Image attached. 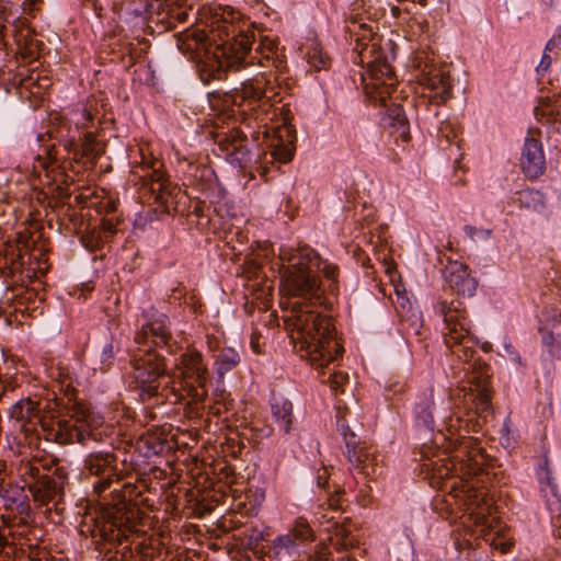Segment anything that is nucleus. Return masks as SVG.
Segmentation results:
<instances>
[{
    "label": "nucleus",
    "mask_w": 561,
    "mask_h": 561,
    "mask_svg": "<svg viewBox=\"0 0 561 561\" xmlns=\"http://www.w3.org/2000/svg\"><path fill=\"white\" fill-rule=\"evenodd\" d=\"M206 28L185 30L178 36V47L184 54L198 56L201 49L215 47V56L224 57L227 67H247L256 60L262 67L275 64L277 43L267 37H261L255 55L251 45L254 33L245 30L247 24L240 21V14L230 8L216 9L205 23Z\"/></svg>",
    "instance_id": "obj_1"
},
{
    "label": "nucleus",
    "mask_w": 561,
    "mask_h": 561,
    "mask_svg": "<svg viewBox=\"0 0 561 561\" xmlns=\"http://www.w3.org/2000/svg\"><path fill=\"white\" fill-rule=\"evenodd\" d=\"M293 339L299 347L300 357L311 366L328 367L343 352V346L334 337L332 319L318 309L300 307L294 319Z\"/></svg>",
    "instance_id": "obj_2"
},
{
    "label": "nucleus",
    "mask_w": 561,
    "mask_h": 561,
    "mask_svg": "<svg viewBox=\"0 0 561 561\" xmlns=\"http://www.w3.org/2000/svg\"><path fill=\"white\" fill-rule=\"evenodd\" d=\"M135 486L124 483L122 489L112 491V503L106 504L96 518L94 535L102 540L122 545L136 528V508L131 503Z\"/></svg>",
    "instance_id": "obj_3"
},
{
    "label": "nucleus",
    "mask_w": 561,
    "mask_h": 561,
    "mask_svg": "<svg viewBox=\"0 0 561 561\" xmlns=\"http://www.w3.org/2000/svg\"><path fill=\"white\" fill-rule=\"evenodd\" d=\"M288 266L282 279V289L289 296H298L314 300L319 306L323 304V290L318 275L321 259L310 250L297 251L288 257Z\"/></svg>",
    "instance_id": "obj_4"
},
{
    "label": "nucleus",
    "mask_w": 561,
    "mask_h": 561,
    "mask_svg": "<svg viewBox=\"0 0 561 561\" xmlns=\"http://www.w3.org/2000/svg\"><path fill=\"white\" fill-rule=\"evenodd\" d=\"M480 422L471 413H461L459 410L453 412L444 421V435L448 440L449 448H454L461 460V470L467 474H477L481 470V461L478 457L480 449L477 447L478 439L470 434L478 432Z\"/></svg>",
    "instance_id": "obj_5"
},
{
    "label": "nucleus",
    "mask_w": 561,
    "mask_h": 561,
    "mask_svg": "<svg viewBox=\"0 0 561 561\" xmlns=\"http://www.w3.org/2000/svg\"><path fill=\"white\" fill-rule=\"evenodd\" d=\"M354 62L366 65L368 78H363L366 96L375 104L386 106L387 99L396 90L397 79L391 65L376 45L362 48Z\"/></svg>",
    "instance_id": "obj_6"
},
{
    "label": "nucleus",
    "mask_w": 561,
    "mask_h": 561,
    "mask_svg": "<svg viewBox=\"0 0 561 561\" xmlns=\"http://www.w3.org/2000/svg\"><path fill=\"white\" fill-rule=\"evenodd\" d=\"M69 419L47 417L42 423V432L47 440L58 444L83 443L92 434V415L89 409L73 401L68 408Z\"/></svg>",
    "instance_id": "obj_7"
},
{
    "label": "nucleus",
    "mask_w": 561,
    "mask_h": 561,
    "mask_svg": "<svg viewBox=\"0 0 561 561\" xmlns=\"http://www.w3.org/2000/svg\"><path fill=\"white\" fill-rule=\"evenodd\" d=\"M48 471L36 457L22 459L18 466L19 477L38 506L57 503L64 495L62 480L50 476Z\"/></svg>",
    "instance_id": "obj_8"
},
{
    "label": "nucleus",
    "mask_w": 561,
    "mask_h": 561,
    "mask_svg": "<svg viewBox=\"0 0 561 561\" xmlns=\"http://www.w3.org/2000/svg\"><path fill=\"white\" fill-rule=\"evenodd\" d=\"M131 379L142 394L158 393L159 379L167 373L164 358L151 346H140L131 354Z\"/></svg>",
    "instance_id": "obj_9"
},
{
    "label": "nucleus",
    "mask_w": 561,
    "mask_h": 561,
    "mask_svg": "<svg viewBox=\"0 0 561 561\" xmlns=\"http://www.w3.org/2000/svg\"><path fill=\"white\" fill-rule=\"evenodd\" d=\"M176 369L180 371L181 383L188 388L190 396L202 401L206 396L205 388L210 378L202 354L197 351L182 354Z\"/></svg>",
    "instance_id": "obj_10"
},
{
    "label": "nucleus",
    "mask_w": 561,
    "mask_h": 561,
    "mask_svg": "<svg viewBox=\"0 0 561 561\" xmlns=\"http://www.w3.org/2000/svg\"><path fill=\"white\" fill-rule=\"evenodd\" d=\"M466 369L468 370L469 391L474 405V413L480 417L482 413L491 409V368L486 363L474 359Z\"/></svg>",
    "instance_id": "obj_11"
},
{
    "label": "nucleus",
    "mask_w": 561,
    "mask_h": 561,
    "mask_svg": "<svg viewBox=\"0 0 561 561\" xmlns=\"http://www.w3.org/2000/svg\"><path fill=\"white\" fill-rule=\"evenodd\" d=\"M339 422L340 431L346 445L348 461L365 477H375L380 469L377 462V457L369 448L359 446V439L356 433L350 428L344 417Z\"/></svg>",
    "instance_id": "obj_12"
},
{
    "label": "nucleus",
    "mask_w": 561,
    "mask_h": 561,
    "mask_svg": "<svg viewBox=\"0 0 561 561\" xmlns=\"http://www.w3.org/2000/svg\"><path fill=\"white\" fill-rule=\"evenodd\" d=\"M10 417L15 422V426L24 433L25 440L30 446H37L39 433L37 426L42 428L46 416L41 415L38 403L31 399H22L15 402L10 410Z\"/></svg>",
    "instance_id": "obj_13"
},
{
    "label": "nucleus",
    "mask_w": 561,
    "mask_h": 561,
    "mask_svg": "<svg viewBox=\"0 0 561 561\" xmlns=\"http://www.w3.org/2000/svg\"><path fill=\"white\" fill-rule=\"evenodd\" d=\"M140 168L146 171L140 178L142 185L148 187L154 196V203L160 206H167L169 197L180 191L176 185H173L162 170V163L154 160H145L142 158Z\"/></svg>",
    "instance_id": "obj_14"
},
{
    "label": "nucleus",
    "mask_w": 561,
    "mask_h": 561,
    "mask_svg": "<svg viewBox=\"0 0 561 561\" xmlns=\"http://www.w3.org/2000/svg\"><path fill=\"white\" fill-rule=\"evenodd\" d=\"M84 469L99 478L94 491L102 494L114 482H119L121 472L117 470V458L112 453H92L84 460Z\"/></svg>",
    "instance_id": "obj_15"
},
{
    "label": "nucleus",
    "mask_w": 561,
    "mask_h": 561,
    "mask_svg": "<svg viewBox=\"0 0 561 561\" xmlns=\"http://www.w3.org/2000/svg\"><path fill=\"white\" fill-rule=\"evenodd\" d=\"M144 316L147 321L141 330L136 333L135 342L140 346L148 347L151 337L156 346H165L171 350L172 334L168 327V317L153 308L145 311Z\"/></svg>",
    "instance_id": "obj_16"
},
{
    "label": "nucleus",
    "mask_w": 561,
    "mask_h": 561,
    "mask_svg": "<svg viewBox=\"0 0 561 561\" xmlns=\"http://www.w3.org/2000/svg\"><path fill=\"white\" fill-rule=\"evenodd\" d=\"M440 310L444 316L446 324L444 339L449 348H454L459 343H468L472 337L469 329V321L467 320L463 310L458 308L451 309L446 302H442Z\"/></svg>",
    "instance_id": "obj_17"
},
{
    "label": "nucleus",
    "mask_w": 561,
    "mask_h": 561,
    "mask_svg": "<svg viewBox=\"0 0 561 561\" xmlns=\"http://www.w3.org/2000/svg\"><path fill=\"white\" fill-rule=\"evenodd\" d=\"M420 84L434 92L433 98L439 101L446 100L451 90L449 71L445 67L435 64H425L417 75Z\"/></svg>",
    "instance_id": "obj_18"
},
{
    "label": "nucleus",
    "mask_w": 561,
    "mask_h": 561,
    "mask_svg": "<svg viewBox=\"0 0 561 561\" xmlns=\"http://www.w3.org/2000/svg\"><path fill=\"white\" fill-rule=\"evenodd\" d=\"M540 484L541 492L545 493L548 508L551 512L552 536L561 546V499L547 463L541 468Z\"/></svg>",
    "instance_id": "obj_19"
},
{
    "label": "nucleus",
    "mask_w": 561,
    "mask_h": 561,
    "mask_svg": "<svg viewBox=\"0 0 561 561\" xmlns=\"http://www.w3.org/2000/svg\"><path fill=\"white\" fill-rule=\"evenodd\" d=\"M270 83L265 73H259L255 77L242 82L241 87L234 89L231 99L232 103L238 106L248 105L249 108L254 106L265 96L267 84Z\"/></svg>",
    "instance_id": "obj_20"
},
{
    "label": "nucleus",
    "mask_w": 561,
    "mask_h": 561,
    "mask_svg": "<svg viewBox=\"0 0 561 561\" xmlns=\"http://www.w3.org/2000/svg\"><path fill=\"white\" fill-rule=\"evenodd\" d=\"M520 167L525 175L529 179H537L543 174L546 160L539 140L526 138L520 158Z\"/></svg>",
    "instance_id": "obj_21"
},
{
    "label": "nucleus",
    "mask_w": 561,
    "mask_h": 561,
    "mask_svg": "<svg viewBox=\"0 0 561 561\" xmlns=\"http://www.w3.org/2000/svg\"><path fill=\"white\" fill-rule=\"evenodd\" d=\"M445 279L450 289L462 297H472L478 287V282L470 275L468 266L457 262L447 267Z\"/></svg>",
    "instance_id": "obj_22"
},
{
    "label": "nucleus",
    "mask_w": 561,
    "mask_h": 561,
    "mask_svg": "<svg viewBox=\"0 0 561 561\" xmlns=\"http://www.w3.org/2000/svg\"><path fill=\"white\" fill-rule=\"evenodd\" d=\"M346 31L350 34V39L354 41L355 43L353 50L356 56L354 58L360 57L362 48H367L373 45H376L377 48H380L377 34L374 32L371 24L362 22L357 19H351L347 22Z\"/></svg>",
    "instance_id": "obj_23"
},
{
    "label": "nucleus",
    "mask_w": 561,
    "mask_h": 561,
    "mask_svg": "<svg viewBox=\"0 0 561 561\" xmlns=\"http://www.w3.org/2000/svg\"><path fill=\"white\" fill-rule=\"evenodd\" d=\"M451 495L456 501L460 502L466 510L473 512L476 508H480L485 503V491L478 490L473 483H461L460 486H454Z\"/></svg>",
    "instance_id": "obj_24"
},
{
    "label": "nucleus",
    "mask_w": 561,
    "mask_h": 561,
    "mask_svg": "<svg viewBox=\"0 0 561 561\" xmlns=\"http://www.w3.org/2000/svg\"><path fill=\"white\" fill-rule=\"evenodd\" d=\"M298 554V545L291 535L277 536L267 552L270 561H293Z\"/></svg>",
    "instance_id": "obj_25"
},
{
    "label": "nucleus",
    "mask_w": 561,
    "mask_h": 561,
    "mask_svg": "<svg viewBox=\"0 0 561 561\" xmlns=\"http://www.w3.org/2000/svg\"><path fill=\"white\" fill-rule=\"evenodd\" d=\"M434 389L428 388L419 394L414 403V413L416 419L427 428H433L434 425Z\"/></svg>",
    "instance_id": "obj_26"
},
{
    "label": "nucleus",
    "mask_w": 561,
    "mask_h": 561,
    "mask_svg": "<svg viewBox=\"0 0 561 561\" xmlns=\"http://www.w3.org/2000/svg\"><path fill=\"white\" fill-rule=\"evenodd\" d=\"M272 416L279 430L288 434L293 424V404L284 398H274L272 405Z\"/></svg>",
    "instance_id": "obj_27"
},
{
    "label": "nucleus",
    "mask_w": 561,
    "mask_h": 561,
    "mask_svg": "<svg viewBox=\"0 0 561 561\" xmlns=\"http://www.w3.org/2000/svg\"><path fill=\"white\" fill-rule=\"evenodd\" d=\"M387 118L392 133L397 134L402 141L410 139L409 124L403 108L400 105H393L388 110Z\"/></svg>",
    "instance_id": "obj_28"
},
{
    "label": "nucleus",
    "mask_w": 561,
    "mask_h": 561,
    "mask_svg": "<svg viewBox=\"0 0 561 561\" xmlns=\"http://www.w3.org/2000/svg\"><path fill=\"white\" fill-rule=\"evenodd\" d=\"M219 146L227 151V157L231 163L243 167L250 161L249 151L241 141L232 139L231 141H220Z\"/></svg>",
    "instance_id": "obj_29"
},
{
    "label": "nucleus",
    "mask_w": 561,
    "mask_h": 561,
    "mask_svg": "<svg viewBox=\"0 0 561 561\" xmlns=\"http://www.w3.org/2000/svg\"><path fill=\"white\" fill-rule=\"evenodd\" d=\"M287 535H291L295 541H313L316 538L314 531L310 526L307 518L299 516L297 517Z\"/></svg>",
    "instance_id": "obj_30"
},
{
    "label": "nucleus",
    "mask_w": 561,
    "mask_h": 561,
    "mask_svg": "<svg viewBox=\"0 0 561 561\" xmlns=\"http://www.w3.org/2000/svg\"><path fill=\"white\" fill-rule=\"evenodd\" d=\"M160 5L170 23H183L187 20L188 13L183 9L181 0H163Z\"/></svg>",
    "instance_id": "obj_31"
},
{
    "label": "nucleus",
    "mask_w": 561,
    "mask_h": 561,
    "mask_svg": "<svg viewBox=\"0 0 561 561\" xmlns=\"http://www.w3.org/2000/svg\"><path fill=\"white\" fill-rule=\"evenodd\" d=\"M306 57L308 64L316 70L327 69L331 64L330 57L327 55V53L323 51L322 47L317 43H312L310 45L306 54Z\"/></svg>",
    "instance_id": "obj_32"
},
{
    "label": "nucleus",
    "mask_w": 561,
    "mask_h": 561,
    "mask_svg": "<svg viewBox=\"0 0 561 561\" xmlns=\"http://www.w3.org/2000/svg\"><path fill=\"white\" fill-rule=\"evenodd\" d=\"M82 156L90 161L96 160L103 153V147L96 141L93 133L87 131L81 144Z\"/></svg>",
    "instance_id": "obj_33"
},
{
    "label": "nucleus",
    "mask_w": 561,
    "mask_h": 561,
    "mask_svg": "<svg viewBox=\"0 0 561 561\" xmlns=\"http://www.w3.org/2000/svg\"><path fill=\"white\" fill-rule=\"evenodd\" d=\"M240 363L239 354L232 348H224L217 359L216 365L220 375L231 370Z\"/></svg>",
    "instance_id": "obj_34"
},
{
    "label": "nucleus",
    "mask_w": 561,
    "mask_h": 561,
    "mask_svg": "<svg viewBox=\"0 0 561 561\" xmlns=\"http://www.w3.org/2000/svg\"><path fill=\"white\" fill-rule=\"evenodd\" d=\"M518 201L522 207L538 210L543 207V195L536 190L527 188L519 192Z\"/></svg>",
    "instance_id": "obj_35"
},
{
    "label": "nucleus",
    "mask_w": 561,
    "mask_h": 561,
    "mask_svg": "<svg viewBox=\"0 0 561 561\" xmlns=\"http://www.w3.org/2000/svg\"><path fill=\"white\" fill-rule=\"evenodd\" d=\"M294 149L295 147L293 140H288V142L285 144L282 139H278L277 144L274 145L272 154L275 160L282 163H286L293 159Z\"/></svg>",
    "instance_id": "obj_36"
},
{
    "label": "nucleus",
    "mask_w": 561,
    "mask_h": 561,
    "mask_svg": "<svg viewBox=\"0 0 561 561\" xmlns=\"http://www.w3.org/2000/svg\"><path fill=\"white\" fill-rule=\"evenodd\" d=\"M535 115L539 121L547 118V122H557L559 112L550 104L549 100H542L535 108Z\"/></svg>",
    "instance_id": "obj_37"
},
{
    "label": "nucleus",
    "mask_w": 561,
    "mask_h": 561,
    "mask_svg": "<svg viewBox=\"0 0 561 561\" xmlns=\"http://www.w3.org/2000/svg\"><path fill=\"white\" fill-rule=\"evenodd\" d=\"M453 353L461 360L469 362L473 358L477 351L474 350V341L473 337L470 339L468 343H459L455 345L454 348H450Z\"/></svg>",
    "instance_id": "obj_38"
},
{
    "label": "nucleus",
    "mask_w": 561,
    "mask_h": 561,
    "mask_svg": "<svg viewBox=\"0 0 561 561\" xmlns=\"http://www.w3.org/2000/svg\"><path fill=\"white\" fill-rule=\"evenodd\" d=\"M348 375L344 371H333L329 374V378L327 382L329 383L331 390L337 394L343 393V386L347 382Z\"/></svg>",
    "instance_id": "obj_39"
},
{
    "label": "nucleus",
    "mask_w": 561,
    "mask_h": 561,
    "mask_svg": "<svg viewBox=\"0 0 561 561\" xmlns=\"http://www.w3.org/2000/svg\"><path fill=\"white\" fill-rule=\"evenodd\" d=\"M320 510L323 511V513L319 511L316 515H319V522L321 524L333 522L335 519L334 514L339 512L337 500L330 499L328 501V508L321 507Z\"/></svg>",
    "instance_id": "obj_40"
},
{
    "label": "nucleus",
    "mask_w": 561,
    "mask_h": 561,
    "mask_svg": "<svg viewBox=\"0 0 561 561\" xmlns=\"http://www.w3.org/2000/svg\"><path fill=\"white\" fill-rule=\"evenodd\" d=\"M115 352L112 343H106L100 354L101 367L100 370L107 371L114 363Z\"/></svg>",
    "instance_id": "obj_41"
},
{
    "label": "nucleus",
    "mask_w": 561,
    "mask_h": 561,
    "mask_svg": "<svg viewBox=\"0 0 561 561\" xmlns=\"http://www.w3.org/2000/svg\"><path fill=\"white\" fill-rule=\"evenodd\" d=\"M543 342L548 345L549 352L553 356L561 357V334L554 336L553 333H548V335L543 337Z\"/></svg>",
    "instance_id": "obj_42"
},
{
    "label": "nucleus",
    "mask_w": 561,
    "mask_h": 561,
    "mask_svg": "<svg viewBox=\"0 0 561 561\" xmlns=\"http://www.w3.org/2000/svg\"><path fill=\"white\" fill-rule=\"evenodd\" d=\"M309 561H331V551L325 545H317L312 554L309 556Z\"/></svg>",
    "instance_id": "obj_43"
},
{
    "label": "nucleus",
    "mask_w": 561,
    "mask_h": 561,
    "mask_svg": "<svg viewBox=\"0 0 561 561\" xmlns=\"http://www.w3.org/2000/svg\"><path fill=\"white\" fill-rule=\"evenodd\" d=\"M465 232L473 241H476V240H484V239L489 238L490 234H491V230L477 229L473 226H466L465 227Z\"/></svg>",
    "instance_id": "obj_44"
},
{
    "label": "nucleus",
    "mask_w": 561,
    "mask_h": 561,
    "mask_svg": "<svg viewBox=\"0 0 561 561\" xmlns=\"http://www.w3.org/2000/svg\"><path fill=\"white\" fill-rule=\"evenodd\" d=\"M76 115H80V117L76 118V124L83 128H87L89 124L92 123L94 119L92 112L87 107H82L80 111L76 113Z\"/></svg>",
    "instance_id": "obj_45"
},
{
    "label": "nucleus",
    "mask_w": 561,
    "mask_h": 561,
    "mask_svg": "<svg viewBox=\"0 0 561 561\" xmlns=\"http://www.w3.org/2000/svg\"><path fill=\"white\" fill-rule=\"evenodd\" d=\"M322 272L323 275L331 280H335L339 275V268L336 265L328 263L325 261L321 260L320 268L318 270V273Z\"/></svg>",
    "instance_id": "obj_46"
},
{
    "label": "nucleus",
    "mask_w": 561,
    "mask_h": 561,
    "mask_svg": "<svg viewBox=\"0 0 561 561\" xmlns=\"http://www.w3.org/2000/svg\"><path fill=\"white\" fill-rule=\"evenodd\" d=\"M19 507H20V514L22 513H26V516H21L19 517V519L16 520L15 518L13 519V522H5L4 523L7 524L8 527H12V526H26L28 524V506L25 505L23 502H21L19 504Z\"/></svg>",
    "instance_id": "obj_47"
},
{
    "label": "nucleus",
    "mask_w": 561,
    "mask_h": 561,
    "mask_svg": "<svg viewBox=\"0 0 561 561\" xmlns=\"http://www.w3.org/2000/svg\"><path fill=\"white\" fill-rule=\"evenodd\" d=\"M335 536L337 537H341L343 539V542H342V546L343 547H348L352 545V542L347 539V536H348V531L346 530V528L344 526H340L339 524H335Z\"/></svg>",
    "instance_id": "obj_48"
},
{
    "label": "nucleus",
    "mask_w": 561,
    "mask_h": 561,
    "mask_svg": "<svg viewBox=\"0 0 561 561\" xmlns=\"http://www.w3.org/2000/svg\"><path fill=\"white\" fill-rule=\"evenodd\" d=\"M101 228H102L103 232L105 233V238L111 237L115 232V225L113 224L112 220H108V219H103L101 221Z\"/></svg>",
    "instance_id": "obj_49"
},
{
    "label": "nucleus",
    "mask_w": 561,
    "mask_h": 561,
    "mask_svg": "<svg viewBox=\"0 0 561 561\" xmlns=\"http://www.w3.org/2000/svg\"><path fill=\"white\" fill-rule=\"evenodd\" d=\"M551 61H552L551 57L548 54L545 53L542 58H541V60H540V62H539L537 71L538 72L547 71L550 68V66H551Z\"/></svg>",
    "instance_id": "obj_50"
},
{
    "label": "nucleus",
    "mask_w": 561,
    "mask_h": 561,
    "mask_svg": "<svg viewBox=\"0 0 561 561\" xmlns=\"http://www.w3.org/2000/svg\"><path fill=\"white\" fill-rule=\"evenodd\" d=\"M561 44V35L553 36L548 41L546 45V50H552Z\"/></svg>",
    "instance_id": "obj_51"
},
{
    "label": "nucleus",
    "mask_w": 561,
    "mask_h": 561,
    "mask_svg": "<svg viewBox=\"0 0 561 561\" xmlns=\"http://www.w3.org/2000/svg\"><path fill=\"white\" fill-rule=\"evenodd\" d=\"M1 492H2V497L4 500H11L12 502H15V497L14 496H10V494H9L10 491L8 489H2Z\"/></svg>",
    "instance_id": "obj_52"
},
{
    "label": "nucleus",
    "mask_w": 561,
    "mask_h": 561,
    "mask_svg": "<svg viewBox=\"0 0 561 561\" xmlns=\"http://www.w3.org/2000/svg\"><path fill=\"white\" fill-rule=\"evenodd\" d=\"M8 543L7 537L0 534V549L3 548Z\"/></svg>",
    "instance_id": "obj_53"
},
{
    "label": "nucleus",
    "mask_w": 561,
    "mask_h": 561,
    "mask_svg": "<svg viewBox=\"0 0 561 561\" xmlns=\"http://www.w3.org/2000/svg\"><path fill=\"white\" fill-rule=\"evenodd\" d=\"M85 247L90 248L91 250H93L94 248H98L99 247V241L95 242V244H92L90 245L89 243H85Z\"/></svg>",
    "instance_id": "obj_54"
},
{
    "label": "nucleus",
    "mask_w": 561,
    "mask_h": 561,
    "mask_svg": "<svg viewBox=\"0 0 561 561\" xmlns=\"http://www.w3.org/2000/svg\"><path fill=\"white\" fill-rule=\"evenodd\" d=\"M412 2H419L421 5H426L427 0H411Z\"/></svg>",
    "instance_id": "obj_55"
},
{
    "label": "nucleus",
    "mask_w": 561,
    "mask_h": 561,
    "mask_svg": "<svg viewBox=\"0 0 561 561\" xmlns=\"http://www.w3.org/2000/svg\"><path fill=\"white\" fill-rule=\"evenodd\" d=\"M392 12H393V15H397V14H398V12H399V9H398V8H393V9H392Z\"/></svg>",
    "instance_id": "obj_56"
},
{
    "label": "nucleus",
    "mask_w": 561,
    "mask_h": 561,
    "mask_svg": "<svg viewBox=\"0 0 561 561\" xmlns=\"http://www.w3.org/2000/svg\"><path fill=\"white\" fill-rule=\"evenodd\" d=\"M67 397H68V403H70L72 401V398L69 397V394L67 393Z\"/></svg>",
    "instance_id": "obj_57"
},
{
    "label": "nucleus",
    "mask_w": 561,
    "mask_h": 561,
    "mask_svg": "<svg viewBox=\"0 0 561 561\" xmlns=\"http://www.w3.org/2000/svg\"><path fill=\"white\" fill-rule=\"evenodd\" d=\"M252 345L254 348H256V342H254L253 340H252Z\"/></svg>",
    "instance_id": "obj_58"
},
{
    "label": "nucleus",
    "mask_w": 561,
    "mask_h": 561,
    "mask_svg": "<svg viewBox=\"0 0 561 561\" xmlns=\"http://www.w3.org/2000/svg\"><path fill=\"white\" fill-rule=\"evenodd\" d=\"M345 561H356V559H354V558H348V559H347V560H345Z\"/></svg>",
    "instance_id": "obj_59"
},
{
    "label": "nucleus",
    "mask_w": 561,
    "mask_h": 561,
    "mask_svg": "<svg viewBox=\"0 0 561 561\" xmlns=\"http://www.w3.org/2000/svg\"><path fill=\"white\" fill-rule=\"evenodd\" d=\"M458 306H460V302H457V306H455V308H458V309H459V307H458ZM451 309H454V307H453Z\"/></svg>",
    "instance_id": "obj_60"
},
{
    "label": "nucleus",
    "mask_w": 561,
    "mask_h": 561,
    "mask_svg": "<svg viewBox=\"0 0 561 561\" xmlns=\"http://www.w3.org/2000/svg\"><path fill=\"white\" fill-rule=\"evenodd\" d=\"M22 490H23V488L20 490V492H22ZM14 491L19 493V489L15 488Z\"/></svg>",
    "instance_id": "obj_61"
},
{
    "label": "nucleus",
    "mask_w": 561,
    "mask_h": 561,
    "mask_svg": "<svg viewBox=\"0 0 561 561\" xmlns=\"http://www.w3.org/2000/svg\"><path fill=\"white\" fill-rule=\"evenodd\" d=\"M474 561H478V560H474Z\"/></svg>",
    "instance_id": "obj_62"
}]
</instances>
